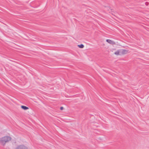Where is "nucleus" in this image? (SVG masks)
Here are the masks:
<instances>
[{"label": "nucleus", "instance_id": "f257e3e1", "mask_svg": "<svg viewBox=\"0 0 149 149\" xmlns=\"http://www.w3.org/2000/svg\"><path fill=\"white\" fill-rule=\"evenodd\" d=\"M11 139V138L9 136H5L0 139V143L4 146L6 143L8 142Z\"/></svg>", "mask_w": 149, "mask_h": 149}, {"label": "nucleus", "instance_id": "f03ea898", "mask_svg": "<svg viewBox=\"0 0 149 149\" xmlns=\"http://www.w3.org/2000/svg\"><path fill=\"white\" fill-rule=\"evenodd\" d=\"M15 149H28V148L24 145H21L17 146Z\"/></svg>", "mask_w": 149, "mask_h": 149}, {"label": "nucleus", "instance_id": "7ed1b4c3", "mask_svg": "<svg viewBox=\"0 0 149 149\" xmlns=\"http://www.w3.org/2000/svg\"><path fill=\"white\" fill-rule=\"evenodd\" d=\"M106 41L109 43V44H111V45H113L115 44V42L110 40L109 39H107L106 40Z\"/></svg>", "mask_w": 149, "mask_h": 149}, {"label": "nucleus", "instance_id": "20e7f679", "mask_svg": "<svg viewBox=\"0 0 149 149\" xmlns=\"http://www.w3.org/2000/svg\"><path fill=\"white\" fill-rule=\"evenodd\" d=\"M21 107L22 109L24 110H26L29 109L28 107L24 106H22Z\"/></svg>", "mask_w": 149, "mask_h": 149}, {"label": "nucleus", "instance_id": "39448f33", "mask_svg": "<svg viewBox=\"0 0 149 149\" xmlns=\"http://www.w3.org/2000/svg\"><path fill=\"white\" fill-rule=\"evenodd\" d=\"M127 51L125 49H123L122 53L123 54H125L127 53Z\"/></svg>", "mask_w": 149, "mask_h": 149}, {"label": "nucleus", "instance_id": "423d86ee", "mask_svg": "<svg viewBox=\"0 0 149 149\" xmlns=\"http://www.w3.org/2000/svg\"><path fill=\"white\" fill-rule=\"evenodd\" d=\"M78 47L79 48H83L84 47V45H83V44H81V45H78Z\"/></svg>", "mask_w": 149, "mask_h": 149}, {"label": "nucleus", "instance_id": "0eeeda50", "mask_svg": "<svg viewBox=\"0 0 149 149\" xmlns=\"http://www.w3.org/2000/svg\"><path fill=\"white\" fill-rule=\"evenodd\" d=\"M114 54L116 55H118L119 54V51L118 50H117V51L114 53Z\"/></svg>", "mask_w": 149, "mask_h": 149}, {"label": "nucleus", "instance_id": "6e6552de", "mask_svg": "<svg viewBox=\"0 0 149 149\" xmlns=\"http://www.w3.org/2000/svg\"><path fill=\"white\" fill-rule=\"evenodd\" d=\"M148 4H149V3L148 2H146L145 3V4L146 5V6H148Z\"/></svg>", "mask_w": 149, "mask_h": 149}, {"label": "nucleus", "instance_id": "1a4fd4ad", "mask_svg": "<svg viewBox=\"0 0 149 149\" xmlns=\"http://www.w3.org/2000/svg\"><path fill=\"white\" fill-rule=\"evenodd\" d=\"M63 108H63V107H60V110H63Z\"/></svg>", "mask_w": 149, "mask_h": 149}]
</instances>
